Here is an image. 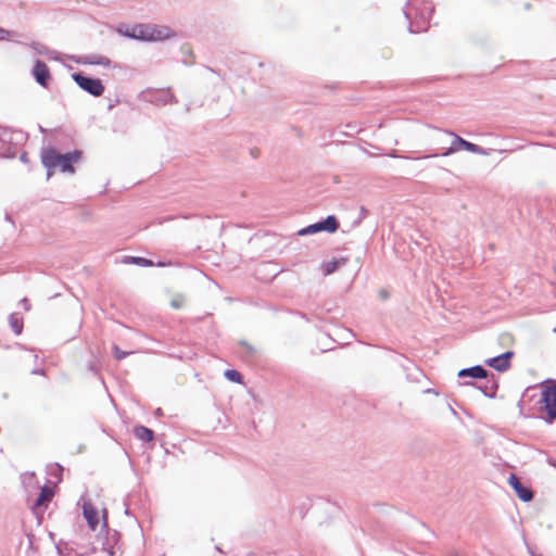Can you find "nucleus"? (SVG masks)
<instances>
[{"mask_svg":"<svg viewBox=\"0 0 556 556\" xmlns=\"http://www.w3.org/2000/svg\"><path fill=\"white\" fill-rule=\"evenodd\" d=\"M433 10L432 3L427 0H408L403 12L408 21L409 33L426 31Z\"/></svg>","mask_w":556,"mask_h":556,"instance_id":"nucleus-1","label":"nucleus"},{"mask_svg":"<svg viewBox=\"0 0 556 556\" xmlns=\"http://www.w3.org/2000/svg\"><path fill=\"white\" fill-rule=\"evenodd\" d=\"M542 410L546 413L544 420L552 424L556 419V380L547 379L542 383L541 400Z\"/></svg>","mask_w":556,"mask_h":556,"instance_id":"nucleus-2","label":"nucleus"},{"mask_svg":"<svg viewBox=\"0 0 556 556\" xmlns=\"http://www.w3.org/2000/svg\"><path fill=\"white\" fill-rule=\"evenodd\" d=\"M445 132L450 136H453L454 139L451 146L441 154L442 156L451 155L458 152L459 150H466L479 155H489V152L484 148L463 139L460 136L454 134L453 131L446 130Z\"/></svg>","mask_w":556,"mask_h":556,"instance_id":"nucleus-3","label":"nucleus"},{"mask_svg":"<svg viewBox=\"0 0 556 556\" xmlns=\"http://www.w3.org/2000/svg\"><path fill=\"white\" fill-rule=\"evenodd\" d=\"M72 78L80 89L93 97H100L104 92V86L99 78L89 77L83 73H74Z\"/></svg>","mask_w":556,"mask_h":556,"instance_id":"nucleus-4","label":"nucleus"},{"mask_svg":"<svg viewBox=\"0 0 556 556\" xmlns=\"http://www.w3.org/2000/svg\"><path fill=\"white\" fill-rule=\"evenodd\" d=\"M339 228V223L336 216L329 215L324 220L314 223L312 225H308L307 227H304L298 231L299 236H306L316 233L319 231H327L329 233L334 232Z\"/></svg>","mask_w":556,"mask_h":556,"instance_id":"nucleus-5","label":"nucleus"},{"mask_svg":"<svg viewBox=\"0 0 556 556\" xmlns=\"http://www.w3.org/2000/svg\"><path fill=\"white\" fill-rule=\"evenodd\" d=\"M176 37V31L169 26L149 23V41H164Z\"/></svg>","mask_w":556,"mask_h":556,"instance_id":"nucleus-6","label":"nucleus"},{"mask_svg":"<svg viewBox=\"0 0 556 556\" xmlns=\"http://www.w3.org/2000/svg\"><path fill=\"white\" fill-rule=\"evenodd\" d=\"M41 163L47 168V177L50 178L52 175V169L59 167L60 163V152H58L54 148H46L41 150Z\"/></svg>","mask_w":556,"mask_h":556,"instance_id":"nucleus-7","label":"nucleus"},{"mask_svg":"<svg viewBox=\"0 0 556 556\" xmlns=\"http://www.w3.org/2000/svg\"><path fill=\"white\" fill-rule=\"evenodd\" d=\"M508 483L522 502H530L533 498L532 490L523 485L515 473H510Z\"/></svg>","mask_w":556,"mask_h":556,"instance_id":"nucleus-8","label":"nucleus"},{"mask_svg":"<svg viewBox=\"0 0 556 556\" xmlns=\"http://www.w3.org/2000/svg\"><path fill=\"white\" fill-rule=\"evenodd\" d=\"M514 356V352L507 351L495 357H491L485 361V364L495 370L503 372L510 367V358Z\"/></svg>","mask_w":556,"mask_h":556,"instance_id":"nucleus-9","label":"nucleus"},{"mask_svg":"<svg viewBox=\"0 0 556 556\" xmlns=\"http://www.w3.org/2000/svg\"><path fill=\"white\" fill-rule=\"evenodd\" d=\"M81 151L80 150H74L72 152L66 153H60V163L59 167L61 172L64 173H74V166L73 164L77 162L81 157Z\"/></svg>","mask_w":556,"mask_h":556,"instance_id":"nucleus-10","label":"nucleus"},{"mask_svg":"<svg viewBox=\"0 0 556 556\" xmlns=\"http://www.w3.org/2000/svg\"><path fill=\"white\" fill-rule=\"evenodd\" d=\"M33 76L41 87H47L51 79L47 64L40 60H37L34 64Z\"/></svg>","mask_w":556,"mask_h":556,"instance_id":"nucleus-11","label":"nucleus"},{"mask_svg":"<svg viewBox=\"0 0 556 556\" xmlns=\"http://www.w3.org/2000/svg\"><path fill=\"white\" fill-rule=\"evenodd\" d=\"M482 382L478 386L484 396L493 399L498 389V380L494 374L489 372L486 378H482Z\"/></svg>","mask_w":556,"mask_h":556,"instance_id":"nucleus-12","label":"nucleus"},{"mask_svg":"<svg viewBox=\"0 0 556 556\" xmlns=\"http://www.w3.org/2000/svg\"><path fill=\"white\" fill-rule=\"evenodd\" d=\"M83 514L89 528L96 530L99 525L98 511L90 502L84 503Z\"/></svg>","mask_w":556,"mask_h":556,"instance_id":"nucleus-13","label":"nucleus"},{"mask_svg":"<svg viewBox=\"0 0 556 556\" xmlns=\"http://www.w3.org/2000/svg\"><path fill=\"white\" fill-rule=\"evenodd\" d=\"M489 371L481 365H475L472 367L464 368L458 371L459 378L470 377L473 379L486 378Z\"/></svg>","mask_w":556,"mask_h":556,"instance_id":"nucleus-14","label":"nucleus"},{"mask_svg":"<svg viewBox=\"0 0 556 556\" xmlns=\"http://www.w3.org/2000/svg\"><path fill=\"white\" fill-rule=\"evenodd\" d=\"M128 38L149 41V24H136L131 27V34H127Z\"/></svg>","mask_w":556,"mask_h":556,"instance_id":"nucleus-15","label":"nucleus"},{"mask_svg":"<svg viewBox=\"0 0 556 556\" xmlns=\"http://www.w3.org/2000/svg\"><path fill=\"white\" fill-rule=\"evenodd\" d=\"M83 64H89V65H101L104 67H110L112 64V61L102 54H88L85 55L81 60Z\"/></svg>","mask_w":556,"mask_h":556,"instance_id":"nucleus-16","label":"nucleus"},{"mask_svg":"<svg viewBox=\"0 0 556 556\" xmlns=\"http://www.w3.org/2000/svg\"><path fill=\"white\" fill-rule=\"evenodd\" d=\"M348 263V257H339L327 261L323 264V273L325 276L331 275L337 271L340 267Z\"/></svg>","mask_w":556,"mask_h":556,"instance_id":"nucleus-17","label":"nucleus"},{"mask_svg":"<svg viewBox=\"0 0 556 556\" xmlns=\"http://www.w3.org/2000/svg\"><path fill=\"white\" fill-rule=\"evenodd\" d=\"M134 434L137 439L141 440L142 442H150L154 438V432L144 426H136L134 428Z\"/></svg>","mask_w":556,"mask_h":556,"instance_id":"nucleus-18","label":"nucleus"},{"mask_svg":"<svg viewBox=\"0 0 556 556\" xmlns=\"http://www.w3.org/2000/svg\"><path fill=\"white\" fill-rule=\"evenodd\" d=\"M9 324H10L12 331L15 334L22 333L23 327H24L23 318L18 317V315L16 313H12L9 315Z\"/></svg>","mask_w":556,"mask_h":556,"instance_id":"nucleus-19","label":"nucleus"},{"mask_svg":"<svg viewBox=\"0 0 556 556\" xmlns=\"http://www.w3.org/2000/svg\"><path fill=\"white\" fill-rule=\"evenodd\" d=\"M53 497V491L49 486L45 485L41 488L39 496L37 497L35 502V506L39 507L43 505L46 502L51 501Z\"/></svg>","mask_w":556,"mask_h":556,"instance_id":"nucleus-20","label":"nucleus"},{"mask_svg":"<svg viewBox=\"0 0 556 556\" xmlns=\"http://www.w3.org/2000/svg\"><path fill=\"white\" fill-rule=\"evenodd\" d=\"M124 263L135 264V265H139L142 267L153 266V262L151 260L146 258V257H140V256H126L124 260Z\"/></svg>","mask_w":556,"mask_h":556,"instance_id":"nucleus-21","label":"nucleus"},{"mask_svg":"<svg viewBox=\"0 0 556 556\" xmlns=\"http://www.w3.org/2000/svg\"><path fill=\"white\" fill-rule=\"evenodd\" d=\"M240 345L244 349V352L242 354V357L245 358V359H252L254 358L255 354H256V350L254 346H252L251 344H249L247 341H241L240 342Z\"/></svg>","mask_w":556,"mask_h":556,"instance_id":"nucleus-22","label":"nucleus"},{"mask_svg":"<svg viewBox=\"0 0 556 556\" xmlns=\"http://www.w3.org/2000/svg\"><path fill=\"white\" fill-rule=\"evenodd\" d=\"M225 377L231 381V382H236V383H241L242 382V375L236 370V369H227L225 371Z\"/></svg>","mask_w":556,"mask_h":556,"instance_id":"nucleus-23","label":"nucleus"},{"mask_svg":"<svg viewBox=\"0 0 556 556\" xmlns=\"http://www.w3.org/2000/svg\"><path fill=\"white\" fill-rule=\"evenodd\" d=\"M31 48L38 53V54H41V55H50V49L43 45V43H40V42H34L31 45Z\"/></svg>","mask_w":556,"mask_h":556,"instance_id":"nucleus-24","label":"nucleus"},{"mask_svg":"<svg viewBox=\"0 0 556 556\" xmlns=\"http://www.w3.org/2000/svg\"><path fill=\"white\" fill-rule=\"evenodd\" d=\"M160 100L166 104V103H173V102H177V100L175 99V96L169 91H162L161 92V98Z\"/></svg>","mask_w":556,"mask_h":556,"instance_id":"nucleus-25","label":"nucleus"},{"mask_svg":"<svg viewBox=\"0 0 556 556\" xmlns=\"http://www.w3.org/2000/svg\"><path fill=\"white\" fill-rule=\"evenodd\" d=\"M131 353L132 352H125V351L121 350L118 348V345H116V344L113 345V354L117 361L124 359L126 356L130 355Z\"/></svg>","mask_w":556,"mask_h":556,"instance_id":"nucleus-26","label":"nucleus"},{"mask_svg":"<svg viewBox=\"0 0 556 556\" xmlns=\"http://www.w3.org/2000/svg\"><path fill=\"white\" fill-rule=\"evenodd\" d=\"M368 214H369V211L365 206H361V208H359V216L354 222V225H359L361 222L368 216Z\"/></svg>","mask_w":556,"mask_h":556,"instance_id":"nucleus-27","label":"nucleus"},{"mask_svg":"<svg viewBox=\"0 0 556 556\" xmlns=\"http://www.w3.org/2000/svg\"><path fill=\"white\" fill-rule=\"evenodd\" d=\"M0 140L5 142V141H11L12 140V134L10 131H8L7 129L2 130L1 134H0Z\"/></svg>","mask_w":556,"mask_h":556,"instance_id":"nucleus-28","label":"nucleus"},{"mask_svg":"<svg viewBox=\"0 0 556 556\" xmlns=\"http://www.w3.org/2000/svg\"><path fill=\"white\" fill-rule=\"evenodd\" d=\"M13 34V31L7 30L2 27H0V41L9 39V37Z\"/></svg>","mask_w":556,"mask_h":556,"instance_id":"nucleus-29","label":"nucleus"},{"mask_svg":"<svg viewBox=\"0 0 556 556\" xmlns=\"http://www.w3.org/2000/svg\"><path fill=\"white\" fill-rule=\"evenodd\" d=\"M7 157H14L15 156V150L14 148L9 147L5 152L2 153Z\"/></svg>","mask_w":556,"mask_h":556,"instance_id":"nucleus-30","label":"nucleus"},{"mask_svg":"<svg viewBox=\"0 0 556 556\" xmlns=\"http://www.w3.org/2000/svg\"><path fill=\"white\" fill-rule=\"evenodd\" d=\"M170 305H172L173 308L178 309V308L181 307L182 303H181L180 300L174 299V300H172Z\"/></svg>","mask_w":556,"mask_h":556,"instance_id":"nucleus-31","label":"nucleus"},{"mask_svg":"<svg viewBox=\"0 0 556 556\" xmlns=\"http://www.w3.org/2000/svg\"><path fill=\"white\" fill-rule=\"evenodd\" d=\"M21 304L23 305L25 311H29L30 309V303H29L27 298L22 299L21 300Z\"/></svg>","mask_w":556,"mask_h":556,"instance_id":"nucleus-32","label":"nucleus"},{"mask_svg":"<svg viewBox=\"0 0 556 556\" xmlns=\"http://www.w3.org/2000/svg\"><path fill=\"white\" fill-rule=\"evenodd\" d=\"M118 33L127 37V34H131V27L130 28L126 27V29L124 30L123 26H121V27H118Z\"/></svg>","mask_w":556,"mask_h":556,"instance_id":"nucleus-33","label":"nucleus"},{"mask_svg":"<svg viewBox=\"0 0 556 556\" xmlns=\"http://www.w3.org/2000/svg\"><path fill=\"white\" fill-rule=\"evenodd\" d=\"M20 160L23 162V163H28V155L26 152H23L21 155H20Z\"/></svg>","mask_w":556,"mask_h":556,"instance_id":"nucleus-34","label":"nucleus"},{"mask_svg":"<svg viewBox=\"0 0 556 556\" xmlns=\"http://www.w3.org/2000/svg\"><path fill=\"white\" fill-rule=\"evenodd\" d=\"M33 374H34V375H43V374H45V371H43V369H34V370H33Z\"/></svg>","mask_w":556,"mask_h":556,"instance_id":"nucleus-35","label":"nucleus"},{"mask_svg":"<svg viewBox=\"0 0 556 556\" xmlns=\"http://www.w3.org/2000/svg\"><path fill=\"white\" fill-rule=\"evenodd\" d=\"M155 414H156V415H159V416H161V415L163 414V413H162V409H161V408H157V409L155 410Z\"/></svg>","mask_w":556,"mask_h":556,"instance_id":"nucleus-36","label":"nucleus"},{"mask_svg":"<svg viewBox=\"0 0 556 556\" xmlns=\"http://www.w3.org/2000/svg\"><path fill=\"white\" fill-rule=\"evenodd\" d=\"M103 526H104V527H106V526H108V521H106L105 515L103 516Z\"/></svg>","mask_w":556,"mask_h":556,"instance_id":"nucleus-37","label":"nucleus"},{"mask_svg":"<svg viewBox=\"0 0 556 556\" xmlns=\"http://www.w3.org/2000/svg\"><path fill=\"white\" fill-rule=\"evenodd\" d=\"M5 219L11 222V217L9 215L5 216Z\"/></svg>","mask_w":556,"mask_h":556,"instance_id":"nucleus-38","label":"nucleus"},{"mask_svg":"<svg viewBox=\"0 0 556 556\" xmlns=\"http://www.w3.org/2000/svg\"><path fill=\"white\" fill-rule=\"evenodd\" d=\"M451 556H458L456 553L452 554Z\"/></svg>","mask_w":556,"mask_h":556,"instance_id":"nucleus-39","label":"nucleus"}]
</instances>
